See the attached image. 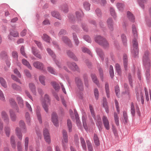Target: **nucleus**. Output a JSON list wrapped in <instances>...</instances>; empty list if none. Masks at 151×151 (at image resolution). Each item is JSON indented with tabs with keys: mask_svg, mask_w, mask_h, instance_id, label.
Returning <instances> with one entry per match:
<instances>
[{
	"mask_svg": "<svg viewBox=\"0 0 151 151\" xmlns=\"http://www.w3.org/2000/svg\"><path fill=\"white\" fill-rule=\"evenodd\" d=\"M109 73L110 76L111 78H112L114 76V72L113 71V67L112 65L110 66Z\"/></svg>",
	"mask_w": 151,
	"mask_h": 151,
	"instance_id": "nucleus-51",
	"label": "nucleus"
},
{
	"mask_svg": "<svg viewBox=\"0 0 151 151\" xmlns=\"http://www.w3.org/2000/svg\"><path fill=\"white\" fill-rule=\"evenodd\" d=\"M73 36L75 44L77 45H78V44L79 42L76 35L75 34L73 33Z\"/></svg>",
	"mask_w": 151,
	"mask_h": 151,
	"instance_id": "nucleus-53",
	"label": "nucleus"
},
{
	"mask_svg": "<svg viewBox=\"0 0 151 151\" xmlns=\"http://www.w3.org/2000/svg\"><path fill=\"white\" fill-rule=\"evenodd\" d=\"M86 142L88 151H93V148L91 143L88 140H87Z\"/></svg>",
	"mask_w": 151,
	"mask_h": 151,
	"instance_id": "nucleus-40",
	"label": "nucleus"
},
{
	"mask_svg": "<svg viewBox=\"0 0 151 151\" xmlns=\"http://www.w3.org/2000/svg\"><path fill=\"white\" fill-rule=\"evenodd\" d=\"M121 38L124 44H125L127 42V40L126 36L123 34L121 35Z\"/></svg>",
	"mask_w": 151,
	"mask_h": 151,
	"instance_id": "nucleus-57",
	"label": "nucleus"
},
{
	"mask_svg": "<svg viewBox=\"0 0 151 151\" xmlns=\"http://www.w3.org/2000/svg\"><path fill=\"white\" fill-rule=\"evenodd\" d=\"M67 125L68 129L69 132H70L72 131V125L71 122L69 119H68L67 121Z\"/></svg>",
	"mask_w": 151,
	"mask_h": 151,
	"instance_id": "nucleus-27",
	"label": "nucleus"
},
{
	"mask_svg": "<svg viewBox=\"0 0 151 151\" xmlns=\"http://www.w3.org/2000/svg\"><path fill=\"white\" fill-rule=\"evenodd\" d=\"M107 23L108 27L111 31L113 30V22L111 18H109L107 20Z\"/></svg>",
	"mask_w": 151,
	"mask_h": 151,
	"instance_id": "nucleus-16",
	"label": "nucleus"
},
{
	"mask_svg": "<svg viewBox=\"0 0 151 151\" xmlns=\"http://www.w3.org/2000/svg\"><path fill=\"white\" fill-rule=\"evenodd\" d=\"M52 86L57 91H58L60 89V86L58 84H56L55 82L53 81L51 83Z\"/></svg>",
	"mask_w": 151,
	"mask_h": 151,
	"instance_id": "nucleus-36",
	"label": "nucleus"
},
{
	"mask_svg": "<svg viewBox=\"0 0 151 151\" xmlns=\"http://www.w3.org/2000/svg\"><path fill=\"white\" fill-rule=\"evenodd\" d=\"M63 145H65V143H67L68 142V138L67 132L66 131L63 130Z\"/></svg>",
	"mask_w": 151,
	"mask_h": 151,
	"instance_id": "nucleus-13",
	"label": "nucleus"
},
{
	"mask_svg": "<svg viewBox=\"0 0 151 151\" xmlns=\"http://www.w3.org/2000/svg\"><path fill=\"white\" fill-rule=\"evenodd\" d=\"M102 119L103 124L106 129L107 130L109 129L110 128L109 122L107 117L104 116Z\"/></svg>",
	"mask_w": 151,
	"mask_h": 151,
	"instance_id": "nucleus-10",
	"label": "nucleus"
},
{
	"mask_svg": "<svg viewBox=\"0 0 151 151\" xmlns=\"http://www.w3.org/2000/svg\"><path fill=\"white\" fill-rule=\"evenodd\" d=\"M75 81L78 88L82 91L83 89V85L81 79L78 78H76Z\"/></svg>",
	"mask_w": 151,
	"mask_h": 151,
	"instance_id": "nucleus-12",
	"label": "nucleus"
},
{
	"mask_svg": "<svg viewBox=\"0 0 151 151\" xmlns=\"http://www.w3.org/2000/svg\"><path fill=\"white\" fill-rule=\"evenodd\" d=\"M131 112L132 115L134 116L135 115V110L134 105L133 102L131 104Z\"/></svg>",
	"mask_w": 151,
	"mask_h": 151,
	"instance_id": "nucleus-41",
	"label": "nucleus"
},
{
	"mask_svg": "<svg viewBox=\"0 0 151 151\" xmlns=\"http://www.w3.org/2000/svg\"><path fill=\"white\" fill-rule=\"evenodd\" d=\"M67 65L69 68L72 70H75L77 71L79 70L78 66L75 63L68 62Z\"/></svg>",
	"mask_w": 151,
	"mask_h": 151,
	"instance_id": "nucleus-9",
	"label": "nucleus"
},
{
	"mask_svg": "<svg viewBox=\"0 0 151 151\" xmlns=\"http://www.w3.org/2000/svg\"><path fill=\"white\" fill-rule=\"evenodd\" d=\"M48 71L52 74L54 75H56L57 73L55 71V69L51 67H48L47 68Z\"/></svg>",
	"mask_w": 151,
	"mask_h": 151,
	"instance_id": "nucleus-44",
	"label": "nucleus"
},
{
	"mask_svg": "<svg viewBox=\"0 0 151 151\" xmlns=\"http://www.w3.org/2000/svg\"><path fill=\"white\" fill-rule=\"evenodd\" d=\"M127 16L128 19L131 21L134 22V17L133 14L129 11L127 13Z\"/></svg>",
	"mask_w": 151,
	"mask_h": 151,
	"instance_id": "nucleus-23",
	"label": "nucleus"
},
{
	"mask_svg": "<svg viewBox=\"0 0 151 151\" xmlns=\"http://www.w3.org/2000/svg\"><path fill=\"white\" fill-rule=\"evenodd\" d=\"M11 77L12 79L14 81L18 82L19 83L21 84V83L20 81V80L16 76L14 75H11Z\"/></svg>",
	"mask_w": 151,
	"mask_h": 151,
	"instance_id": "nucleus-55",
	"label": "nucleus"
},
{
	"mask_svg": "<svg viewBox=\"0 0 151 151\" xmlns=\"http://www.w3.org/2000/svg\"><path fill=\"white\" fill-rule=\"evenodd\" d=\"M9 112L11 120L12 121H15L17 119V116L14 110L12 109L9 110Z\"/></svg>",
	"mask_w": 151,
	"mask_h": 151,
	"instance_id": "nucleus-11",
	"label": "nucleus"
},
{
	"mask_svg": "<svg viewBox=\"0 0 151 151\" xmlns=\"http://www.w3.org/2000/svg\"><path fill=\"white\" fill-rule=\"evenodd\" d=\"M1 116L4 121L7 123L9 122V119L8 116L6 112L3 111L1 113Z\"/></svg>",
	"mask_w": 151,
	"mask_h": 151,
	"instance_id": "nucleus-18",
	"label": "nucleus"
},
{
	"mask_svg": "<svg viewBox=\"0 0 151 151\" xmlns=\"http://www.w3.org/2000/svg\"><path fill=\"white\" fill-rule=\"evenodd\" d=\"M51 119L54 125L56 127L58 126V116L56 113L53 112L51 116Z\"/></svg>",
	"mask_w": 151,
	"mask_h": 151,
	"instance_id": "nucleus-7",
	"label": "nucleus"
},
{
	"mask_svg": "<svg viewBox=\"0 0 151 151\" xmlns=\"http://www.w3.org/2000/svg\"><path fill=\"white\" fill-rule=\"evenodd\" d=\"M63 41L66 44H68V46L71 47L72 45V44L70 41V40L68 38L64 36L62 38Z\"/></svg>",
	"mask_w": 151,
	"mask_h": 151,
	"instance_id": "nucleus-26",
	"label": "nucleus"
},
{
	"mask_svg": "<svg viewBox=\"0 0 151 151\" xmlns=\"http://www.w3.org/2000/svg\"><path fill=\"white\" fill-rule=\"evenodd\" d=\"M110 12L111 15L115 18L116 17L114 9L112 7H111L110 9Z\"/></svg>",
	"mask_w": 151,
	"mask_h": 151,
	"instance_id": "nucleus-54",
	"label": "nucleus"
},
{
	"mask_svg": "<svg viewBox=\"0 0 151 151\" xmlns=\"http://www.w3.org/2000/svg\"><path fill=\"white\" fill-rule=\"evenodd\" d=\"M149 53L145 52L143 58V64L145 69H150L151 66V60L149 58Z\"/></svg>",
	"mask_w": 151,
	"mask_h": 151,
	"instance_id": "nucleus-3",
	"label": "nucleus"
},
{
	"mask_svg": "<svg viewBox=\"0 0 151 151\" xmlns=\"http://www.w3.org/2000/svg\"><path fill=\"white\" fill-rule=\"evenodd\" d=\"M47 51L48 53L53 58H55V55L52 50L50 49L47 48Z\"/></svg>",
	"mask_w": 151,
	"mask_h": 151,
	"instance_id": "nucleus-49",
	"label": "nucleus"
},
{
	"mask_svg": "<svg viewBox=\"0 0 151 151\" xmlns=\"http://www.w3.org/2000/svg\"><path fill=\"white\" fill-rule=\"evenodd\" d=\"M94 94L96 99L97 100L99 98V93L98 89L95 88L94 90Z\"/></svg>",
	"mask_w": 151,
	"mask_h": 151,
	"instance_id": "nucleus-48",
	"label": "nucleus"
},
{
	"mask_svg": "<svg viewBox=\"0 0 151 151\" xmlns=\"http://www.w3.org/2000/svg\"><path fill=\"white\" fill-rule=\"evenodd\" d=\"M24 47L23 46H22L20 50V52L22 55L24 56L25 57L27 58V57L24 51Z\"/></svg>",
	"mask_w": 151,
	"mask_h": 151,
	"instance_id": "nucleus-62",
	"label": "nucleus"
},
{
	"mask_svg": "<svg viewBox=\"0 0 151 151\" xmlns=\"http://www.w3.org/2000/svg\"><path fill=\"white\" fill-rule=\"evenodd\" d=\"M25 118L27 122H29L30 121V119L29 114L28 113L26 112V113Z\"/></svg>",
	"mask_w": 151,
	"mask_h": 151,
	"instance_id": "nucleus-63",
	"label": "nucleus"
},
{
	"mask_svg": "<svg viewBox=\"0 0 151 151\" xmlns=\"http://www.w3.org/2000/svg\"><path fill=\"white\" fill-rule=\"evenodd\" d=\"M0 58L4 60H6L7 59L6 52L5 51L2 52L0 55Z\"/></svg>",
	"mask_w": 151,
	"mask_h": 151,
	"instance_id": "nucleus-30",
	"label": "nucleus"
},
{
	"mask_svg": "<svg viewBox=\"0 0 151 151\" xmlns=\"http://www.w3.org/2000/svg\"><path fill=\"white\" fill-rule=\"evenodd\" d=\"M67 53L68 56L69 57L73 58L75 61H78V60L77 58L71 51L68 50L67 51Z\"/></svg>",
	"mask_w": 151,
	"mask_h": 151,
	"instance_id": "nucleus-22",
	"label": "nucleus"
},
{
	"mask_svg": "<svg viewBox=\"0 0 151 151\" xmlns=\"http://www.w3.org/2000/svg\"><path fill=\"white\" fill-rule=\"evenodd\" d=\"M32 52L33 54L36 57L39 58L41 59L42 56L39 53V51L36 48L34 47H32Z\"/></svg>",
	"mask_w": 151,
	"mask_h": 151,
	"instance_id": "nucleus-14",
	"label": "nucleus"
},
{
	"mask_svg": "<svg viewBox=\"0 0 151 151\" xmlns=\"http://www.w3.org/2000/svg\"><path fill=\"white\" fill-rule=\"evenodd\" d=\"M123 117L125 123H127L128 121V119L127 113L125 111H124L123 112Z\"/></svg>",
	"mask_w": 151,
	"mask_h": 151,
	"instance_id": "nucleus-58",
	"label": "nucleus"
},
{
	"mask_svg": "<svg viewBox=\"0 0 151 151\" xmlns=\"http://www.w3.org/2000/svg\"><path fill=\"white\" fill-rule=\"evenodd\" d=\"M28 142L29 138L28 137H26L24 140L25 149L26 151L28 150Z\"/></svg>",
	"mask_w": 151,
	"mask_h": 151,
	"instance_id": "nucleus-45",
	"label": "nucleus"
},
{
	"mask_svg": "<svg viewBox=\"0 0 151 151\" xmlns=\"http://www.w3.org/2000/svg\"><path fill=\"white\" fill-rule=\"evenodd\" d=\"M50 99L49 96L46 94L45 95L44 99L41 101L42 105L46 113H48V107L50 104Z\"/></svg>",
	"mask_w": 151,
	"mask_h": 151,
	"instance_id": "nucleus-2",
	"label": "nucleus"
},
{
	"mask_svg": "<svg viewBox=\"0 0 151 151\" xmlns=\"http://www.w3.org/2000/svg\"><path fill=\"white\" fill-rule=\"evenodd\" d=\"M0 99L2 101H5V98L2 91L0 90Z\"/></svg>",
	"mask_w": 151,
	"mask_h": 151,
	"instance_id": "nucleus-56",
	"label": "nucleus"
},
{
	"mask_svg": "<svg viewBox=\"0 0 151 151\" xmlns=\"http://www.w3.org/2000/svg\"><path fill=\"white\" fill-rule=\"evenodd\" d=\"M93 140L95 145L97 146L100 145L99 141L97 135L96 134H94L93 135Z\"/></svg>",
	"mask_w": 151,
	"mask_h": 151,
	"instance_id": "nucleus-25",
	"label": "nucleus"
},
{
	"mask_svg": "<svg viewBox=\"0 0 151 151\" xmlns=\"http://www.w3.org/2000/svg\"><path fill=\"white\" fill-rule=\"evenodd\" d=\"M105 88L107 97L109 98V86L107 83L105 84Z\"/></svg>",
	"mask_w": 151,
	"mask_h": 151,
	"instance_id": "nucleus-43",
	"label": "nucleus"
},
{
	"mask_svg": "<svg viewBox=\"0 0 151 151\" xmlns=\"http://www.w3.org/2000/svg\"><path fill=\"white\" fill-rule=\"evenodd\" d=\"M45 76H40L39 77V80L42 84L44 86L45 85Z\"/></svg>",
	"mask_w": 151,
	"mask_h": 151,
	"instance_id": "nucleus-35",
	"label": "nucleus"
},
{
	"mask_svg": "<svg viewBox=\"0 0 151 151\" xmlns=\"http://www.w3.org/2000/svg\"><path fill=\"white\" fill-rule=\"evenodd\" d=\"M11 142L12 147L14 148H15L16 147V145L15 144L14 138V136H12L11 137Z\"/></svg>",
	"mask_w": 151,
	"mask_h": 151,
	"instance_id": "nucleus-52",
	"label": "nucleus"
},
{
	"mask_svg": "<svg viewBox=\"0 0 151 151\" xmlns=\"http://www.w3.org/2000/svg\"><path fill=\"white\" fill-rule=\"evenodd\" d=\"M51 14L52 16L59 20L61 19V17L60 15L58 12L57 11H54L52 12Z\"/></svg>",
	"mask_w": 151,
	"mask_h": 151,
	"instance_id": "nucleus-21",
	"label": "nucleus"
},
{
	"mask_svg": "<svg viewBox=\"0 0 151 151\" xmlns=\"http://www.w3.org/2000/svg\"><path fill=\"white\" fill-rule=\"evenodd\" d=\"M24 72L25 75L27 77L30 78L31 76V75L29 70H24Z\"/></svg>",
	"mask_w": 151,
	"mask_h": 151,
	"instance_id": "nucleus-59",
	"label": "nucleus"
},
{
	"mask_svg": "<svg viewBox=\"0 0 151 151\" xmlns=\"http://www.w3.org/2000/svg\"><path fill=\"white\" fill-rule=\"evenodd\" d=\"M82 51L84 52H86L87 53L91 55V52L90 50L87 49V48H86L85 47H83L82 48Z\"/></svg>",
	"mask_w": 151,
	"mask_h": 151,
	"instance_id": "nucleus-61",
	"label": "nucleus"
},
{
	"mask_svg": "<svg viewBox=\"0 0 151 151\" xmlns=\"http://www.w3.org/2000/svg\"><path fill=\"white\" fill-rule=\"evenodd\" d=\"M117 8L120 11H122L123 9L124 5L122 3H117L116 5Z\"/></svg>",
	"mask_w": 151,
	"mask_h": 151,
	"instance_id": "nucleus-47",
	"label": "nucleus"
},
{
	"mask_svg": "<svg viewBox=\"0 0 151 151\" xmlns=\"http://www.w3.org/2000/svg\"><path fill=\"white\" fill-rule=\"evenodd\" d=\"M0 83L1 86L4 88H6L7 85L6 82L2 78H0Z\"/></svg>",
	"mask_w": 151,
	"mask_h": 151,
	"instance_id": "nucleus-37",
	"label": "nucleus"
},
{
	"mask_svg": "<svg viewBox=\"0 0 151 151\" xmlns=\"http://www.w3.org/2000/svg\"><path fill=\"white\" fill-rule=\"evenodd\" d=\"M81 143L83 149L86 150V147L85 140L82 137H80Z\"/></svg>",
	"mask_w": 151,
	"mask_h": 151,
	"instance_id": "nucleus-28",
	"label": "nucleus"
},
{
	"mask_svg": "<svg viewBox=\"0 0 151 151\" xmlns=\"http://www.w3.org/2000/svg\"><path fill=\"white\" fill-rule=\"evenodd\" d=\"M16 99L18 103L20 108H23L24 106L23 100L21 97L17 96Z\"/></svg>",
	"mask_w": 151,
	"mask_h": 151,
	"instance_id": "nucleus-15",
	"label": "nucleus"
},
{
	"mask_svg": "<svg viewBox=\"0 0 151 151\" xmlns=\"http://www.w3.org/2000/svg\"><path fill=\"white\" fill-rule=\"evenodd\" d=\"M123 64L124 68L126 70H127V56L126 54H124L123 57Z\"/></svg>",
	"mask_w": 151,
	"mask_h": 151,
	"instance_id": "nucleus-19",
	"label": "nucleus"
},
{
	"mask_svg": "<svg viewBox=\"0 0 151 151\" xmlns=\"http://www.w3.org/2000/svg\"><path fill=\"white\" fill-rule=\"evenodd\" d=\"M116 70L118 73L120 74L121 73V69L120 65L118 63H116L115 65Z\"/></svg>",
	"mask_w": 151,
	"mask_h": 151,
	"instance_id": "nucleus-50",
	"label": "nucleus"
},
{
	"mask_svg": "<svg viewBox=\"0 0 151 151\" xmlns=\"http://www.w3.org/2000/svg\"><path fill=\"white\" fill-rule=\"evenodd\" d=\"M22 63L24 65L26 66L30 70L32 69V67L30 65L29 62L25 59L22 60Z\"/></svg>",
	"mask_w": 151,
	"mask_h": 151,
	"instance_id": "nucleus-24",
	"label": "nucleus"
},
{
	"mask_svg": "<svg viewBox=\"0 0 151 151\" xmlns=\"http://www.w3.org/2000/svg\"><path fill=\"white\" fill-rule=\"evenodd\" d=\"M114 117L116 124L117 126L119 125V117L116 112H115L114 114Z\"/></svg>",
	"mask_w": 151,
	"mask_h": 151,
	"instance_id": "nucleus-46",
	"label": "nucleus"
},
{
	"mask_svg": "<svg viewBox=\"0 0 151 151\" xmlns=\"http://www.w3.org/2000/svg\"><path fill=\"white\" fill-rule=\"evenodd\" d=\"M12 87L16 91H21L22 90L21 87L15 83H13L12 84Z\"/></svg>",
	"mask_w": 151,
	"mask_h": 151,
	"instance_id": "nucleus-32",
	"label": "nucleus"
},
{
	"mask_svg": "<svg viewBox=\"0 0 151 151\" xmlns=\"http://www.w3.org/2000/svg\"><path fill=\"white\" fill-rule=\"evenodd\" d=\"M15 133L18 138L20 140H22V134L20 129L19 127H17L15 129Z\"/></svg>",
	"mask_w": 151,
	"mask_h": 151,
	"instance_id": "nucleus-17",
	"label": "nucleus"
},
{
	"mask_svg": "<svg viewBox=\"0 0 151 151\" xmlns=\"http://www.w3.org/2000/svg\"><path fill=\"white\" fill-rule=\"evenodd\" d=\"M124 87L125 90V93L129 94V92L128 90V87L127 84L125 83L124 85Z\"/></svg>",
	"mask_w": 151,
	"mask_h": 151,
	"instance_id": "nucleus-60",
	"label": "nucleus"
},
{
	"mask_svg": "<svg viewBox=\"0 0 151 151\" xmlns=\"http://www.w3.org/2000/svg\"><path fill=\"white\" fill-rule=\"evenodd\" d=\"M5 133L7 136L9 137L10 134V129L9 127H5Z\"/></svg>",
	"mask_w": 151,
	"mask_h": 151,
	"instance_id": "nucleus-64",
	"label": "nucleus"
},
{
	"mask_svg": "<svg viewBox=\"0 0 151 151\" xmlns=\"http://www.w3.org/2000/svg\"><path fill=\"white\" fill-rule=\"evenodd\" d=\"M91 77L93 82L99 87V81L97 79L96 76L95 74H92L91 75Z\"/></svg>",
	"mask_w": 151,
	"mask_h": 151,
	"instance_id": "nucleus-33",
	"label": "nucleus"
},
{
	"mask_svg": "<svg viewBox=\"0 0 151 151\" xmlns=\"http://www.w3.org/2000/svg\"><path fill=\"white\" fill-rule=\"evenodd\" d=\"M148 0H139L138 2L139 5L142 8H144L145 4Z\"/></svg>",
	"mask_w": 151,
	"mask_h": 151,
	"instance_id": "nucleus-39",
	"label": "nucleus"
},
{
	"mask_svg": "<svg viewBox=\"0 0 151 151\" xmlns=\"http://www.w3.org/2000/svg\"><path fill=\"white\" fill-rule=\"evenodd\" d=\"M9 101L11 106L18 113L20 112L19 107L14 99L10 98L9 100Z\"/></svg>",
	"mask_w": 151,
	"mask_h": 151,
	"instance_id": "nucleus-6",
	"label": "nucleus"
},
{
	"mask_svg": "<svg viewBox=\"0 0 151 151\" xmlns=\"http://www.w3.org/2000/svg\"><path fill=\"white\" fill-rule=\"evenodd\" d=\"M95 41L98 43L102 46L105 48L109 47V45L106 39L99 35L97 36L95 38Z\"/></svg>",
	"mask_w": 151,
	"mask_h": 151,
	"instance_id": "nucleus-4",
	"label": "nucleus"
},
{
	"mask_svg": "<svg viewBox=\"0 0 151 151\" xmlns=\"http://www.w3.org/2000/svg\"><path fill=\"white\" fill-rule=\"evenodd\" d=\"M96 52L101 59L103 60L104 59V54L101 50L100 49L97 48L96 50Z\"/></svg>",
	"mask_w": 151,
	"mask_h": 151,
	"instance_id": "nucleus-31",
	"label": "nucleus"
},
{
	"mask_svg": "<svg viewBox=\"0 0 151 151\" xmlns=\"http://www.w3.org/2000/svg\"><path fill=\"white\" fill-rule=\"evenodd\" d=\"M83 6L86 10H89L90 9V4L88 2H84L83 3Z\"/></svg>",
	"mask_w": 151,
	"mask_h": 151,
	"instance_id": "nucleus-42",
	"label": "nucleus"
},
{
	"mask_svg": "<svg viewBox=\"0 0 151 151\" xmlns=\"http://www.w3.org/2000/svg\"><path fill=\"white\" fill-rule=\"evenodd\" d=\"M11 35L14 37H17L19 36V33L17 31H13L10 32V35L9 36V38L10 39H11L10 38Z\"/></svg>",
	"mask_w": 151,
	"mask_h": 151,
	"instance_id": "nucleus-38",
	"label": "nucleus"
},
{
	"mask_svg": "<svg viewBox=\"0 0 151 151\" xmlns=\"http://www.w3.org/2000/svg\"><path fill=\"white\" fill-rule=\"evenodd\" d=\"M43 133L45 141L47 144H50L51 142V139L48 130L47 129H44Z\"/></svg>",
	"mask_w": 151,
	"mask_h": 151,
	"instance_id": "nucleus-5",
	"label": "nucleus"
},
{
	"mask_svg": "<svg viewBox=\"0 0 151 151\" xmlns=\"http://www.w3.org/2000/svg\"><path fill=\"white\" fill-rule=\"evenodd\" d=\"M132 31L135 38L133 40L132 44L133 48L132 50V52L135 56L137 55L138 54V43L137 42L136 38L137 37V29L135 26L133 25L132 27Z\"/></svg>",
	"mask_w": 151,
	"mask_h": 151,
	"instance_id": "nucleus-1",
	"label": "nucleus"
},
{
	"mask_svg": "<svg viewBox=\"0 0 151 151\" xmlns=\"http://www.w3.org/2000/svg\"><path fill=\"white\" fill-rule=\"evenodd\" d=\"M29 87L33 94L36 95V88L35 85L32 83H29Z\"/></svg>",
	"mask_w": 151,
	"mask_h": 151,
	"instance_id": "nucleus-20",
	"label": "nucleus"
},
{
	"mask_svg": "<svg viewBox=\"0 0 151 151\" xmlns=\"http://www.w3.org/2000/svg\"><path fill=\"white\" fill-rule=\"evenodd\" d=\"M33 65L36 68L42 70H44L43 64L40 61H35L33 63Z\"/></svg>",
	"mask_w": 151,
	"mask_h": 151,
	"instance_id": "nucleus-8",
	"label": "nucleus"
},
{
	"mask_svg": "<svg viewBox=\"0 0 151 151\" xmlns=\"http://www.w3.org/2000/svg\"><path fill=\"white\" fill-rule=\"evenodd\" d=\"M137 98L138 101H140V100H141V103L142 104H143L144 103V100L143 98V96L142 93L141 92H140V95H138L137 94Z\"/></svg>",
	"mask_w": 151,
	"mask_h": 151,
	"instance_id": "nucleus-34",
	"label": "nucleus"
},
{
	"mask_svg": "<svg viewBox=\"0 0 151 151\" xmlns=\"http://www.w3.org/2000/svg\"><path fill=\"white\" fill-rule=\"evenodd\" d=\"M42 38L43 40L46 42L48 43L50 42V38L46 34H43V36H42Z\"/></svg>",
	"mask_w": 151,
	"mask_h": 151,
	"instance_id": "nucleus-29",
	"label": "nucleus"
}]
</instances>
